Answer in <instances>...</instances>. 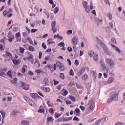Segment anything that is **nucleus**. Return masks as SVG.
Listing matches in <instances>:
<instances>
[{
	"mask_svg": "<svg viewBox=\"0 0 125 125\" xmlns=\"http://www.w3.org/2000/svg\"><path fill=\"white\" fill-rule=\"evenodd\" d=\"M110 97L111 98L107 101V103H111L112 101H118V100H119L118 94L115 93V92H111Z\"/></svg>",
	"mask_w": 125,
	"mask_h": 125,
	"instance_id": "1",
	"label": "nucleus"
},
{
	"mask_svg": "<svg viewBox=\"0 0 125 125\" xmlns=\"http://www.w3.org/2000/svg\"><path fill=\"white\" fill-rule=\"evenodd\" d=\"M45 68H48V69H50L51 72H54V71H56V68L57 67V65L56 64H54L53 65L50 64H47L45 65Z\"/></svg>",
	"mask_w": 125,
	"mask_h": 125,
	"instance_id": "2",
	"label": "nucleus"
},
{
	"mask_svg": "<svg viewBox=\"0 0 125 125\" xmlns=\"http://www.w3.org/2000/svg\"><path fill=\"white\" fill-rule=\"evenodd\" d=\"M72 44L73 45L74 50L77 48V44H78V37L74 36L72 39Z\"/></svg>",
	"mask_w": 125,
	"mask_h": 125,
	"instance_id": "3",
	"label": "nucleus"
},
{
	"mask_svg": "<svg viewBox=\"0 0 125 125\" xmlns=\"http://www.w3.org/2000/svg\"><path fill=\"white\" fill-rule=\"evenodd\" d=\"M105 62L108 64V67L110 68H114V66H115V62L112 60L110 59H107L105 60Z\"/></svg>",
	"mask_w": 125,
	"mask_h": 125,
	"instance_id": "4",
	"label": "nucleus"
},
{
	"mask_svg": "<svg viewBox=\"0 0 125 125\" xmlns=\"http://www.w3.org/2000/svg\"><path fill=\"white\" fill-rule=\"evenodd\" d=\"M52 26V31L53 32V34H55L56 32H57V27H56L55 26H56V21H54L51 23Z\"/></svg>",
	"mask_w": 125,
	"mask_h": 125,
	"instance_id": "5",
	"label": "nucleus"
},
{
	"mask_svg": "<svg viewBox=\"0 0 125 125\" xmlns=\"http://www.w3.org/2000/svg\"><path fill=\"white\" fill-rule=\"evenodd\" d=\"M56 64L58 67H59V69L61 71H65V66H64V64L60 62H58L56 63Z\"/></svg>",
	"mask_w": 125,
	"mask_h": 125,
	"instance_id": "6",
	"label": "nucleus"
},
{
	"mask_svg": "<svg viewBox=\"0 0 125 125\" xmlns=\"http://www.w3.org/2000/svg\"><path fill=\"white\" fill-rule=\"evenodd\" d=\"M21 86L25 90H29L30 89V85L25 83L24 82H21Z\"/></svg>",
	"mask_w": 125,
	"mask_h": 125,
	"instance_id": "7",
	"label": "nucleus"
},
{
	"mask_svg": "<svg viewBox=\"0 0 125 125\" xmlns=\"http://www.w3.org/2000/svg\"><path fill=\"white\" fill-rule=\"evenodd\" d=\"M88 106H89L88 108L91 110L94 109V103L92 101H89L88 103Z\"/></svg>",
	"mask_w": 125,
	"mask_h": 125,
	"instance_id": "8",
	"label": "nucleus"
},
{
	"mask_svg": "<svg viewBox=\"0 0 125 125\" xmlns=\"http://www.w3.org/2000/svg\"><path fill=\"white\" fill-rule=\"evenodd\" d=\"M9 13L8 12H7L6 10L4 11L3 12V15L5 17H7L8 18H9L12 16V14H10L8 15Z\"/></svg>",
	"mask_w": 125,
	"mask_h": 125,
	"instance_id": "9",
	"label": "nucleus"
},
{
	"mask_svg": "<svg viewBox=\"0 0 125 125\" xmlns=\"http://www.w3.org/2000/svg\"><path fill=\"white\" fill-rule=\"evenodd\" d=\"M84 71H85V68L84 67H82L78 72L77 74L78 76H81L82 74H83V73H84Z\"/></svg>",
	"mask_w": 125,
	"mask_h": 125,
	"instance_id": "10",
	"label": "nucleus"
},
{
	"mask_svg": "<svg viewBox=\"0 0 125 125\" xmlns=\"http://www.w3.org/2000/svg\"><path fill=\"white\" fill-rule=\"evenodd\" d=\"M41 88L44 92H49L50 91V89L49 87H41Z\"/></svg>",
	"mask_w": 125,
	"mask_h": 125,
	"instance_id": "11",
	"label": "nucleus"
},
{
	"mask_svg": "<svg viewBox=\"0 0 125 125\" xmlns=\"http://www.w3.org/2000/svg\"><path fill=\"white\" fill-rule=\"evenodd\" d=\"M69 98L70 100H71V101H72V102H76L77 100V99H76V97L74 96L69 95Z\"/></svg>",
	"mask_w": 125,
	"mask_h": 125,
	"instance_id": "12",
	"label": "nucleus"
},
{
	"mask_svg": "<svg viewBox=\"0 0 125 125\" xmlns=\"http://www.w3.org/2000/svg\"><path fill=\"white\" fill-rule=\"evenodd\" d=\"M74 113H76V116L79 117V116H80V113H81V110L79 109V108H76L74 110Z\"/></svg>",
	"mask_w": 125,
	"mask_h": 125,
	"instance_id": "13",
	"label": "nucleus"
},
{
	"mask_svg": "<svg viewBox=\"0 0 125 125\" xmlns=\"http://www.w3.org/2000/svg\"><path fill=\"white\" fill-rule=\"evenodd\" d=\"M62 92L63 96H66V95H68V91L64 88L62 89Z\"/></svg>",
	"mask_w": 125,
	"mask_h": 125,
	"instance_id": "14",
	"label": "nucleus"
},
{
	"mask_svg": "<svg viewBox=\"0 0 125 125\" xmlns=\"http://www.w3.org/2000/svg\"><path fill=\"white\" fill-rule=\"evenodd\" d=\"M34 65L36 68V69H39L40 67H41V64L40 63V62H35L34 63Z\"/></svg>",
	"mask_w": 125,
	"mask_h": 125,
	"instance_id": "15",
	"label": "nucleus"
},
{
	"mask_svg": "<svg viewBox=\"0 0 125 125\" xmlns=\"http://www.w3.org/2000/svg\"><path fill=\"white\" fill-rule=\"evenodd\" d=\"M24 99H25L26 101L29 103V104L30 105H33V101L29 99H28L27 98H24Z\"/></svg>",
	"mask_w": 125,
	"mask_h": 125,
	"instance_id": "16",
	"label": "nucleus"
},
{
	"mask_svg": "<svg viewBox=\"0 0 125 125\" xmlns=\"http://www.w3.org/2000/svg\"><path fill=\"white\" fill-rule=\"evenodd\" d=\"M11 83L13 84H15V85H16V84H17V78H14V79L11 81Z\"/></svg>",
	"mask_w": 125,
	"mask_h": 125,
	"instance_id": "17",
	"label": "nucleus"
},
{
	"mask_svg": "<svg viewBox=\"0 0 125 125\" xmlns=\"http://www.w3.org/2000/svg\"><path fill=\"white\" fill-rule=\"evenodd\" d=\"M28 68V66L26 65H24L21 69V73H25L26 72V69Z\"/></svg>",
	"mask_w": 125,
	"mask_h": 125,
	"instance_id": "18",
	"label": "nucleus"
},
{
	"mask_svg": "<svg viewBox=\"0 0 125 125\" xmlns=\"http://www.w3.org/2000/svg\"><path fill=\"white\" fill-rule=\"evenodd\" d=\"M0 113L1 114V115H2V119L3 120V119H4L5 115H6V113H5V112H4V110H1L0 111Z\"/></svg>",
	"mask_w": 125,
	"mask_h": 125,
	"instance_id": "19",
	"label": "nucleus"
},
{
	"mask_svg": "<svg viewBox=\"0 0 125 125\" xmlns=\"http://www.w3.org/2000/svg\"><path fill=\"white\" fill-rule=\"evenodd\" d=\"M88 55L91 58L93 57V55H94V52L92 50L89 51L88 52Z\"/></svg>",
	"mask_w": 125,
	"mask_h": 125,
	"instance_id": "20",
	"label": "nucleus"
},
{
	"mask_svg": "<svg viewBox=\"0 0 125 125\" xmlns=\"http://www.w3.org/2000/svg\"><path fill=\"white\" fill-rule=\"evenodd\" d=\"M52 41V39H48L47 42V44L49 45V44H51L52 43H55V42L54 41Z\"/></svg>",
	"mask_w": 125,
	"mask_h": 125,
	"instance_id": "21",
	"label": "nucleus"
},
{
	"mask_svg": "<svg viewBox=\"0 0 125 125\" xmlns=\"http://www.w3.org/2000/svg\"><path fill=\"white\" fill-rule=\"evenodd\" d=\"M12 62L15 65H19L20 63V62L17 60H13Z\"/></svg>",
	"mask_w": 125,
	"mask_h": 125,
	"instance_id": "22",
	"label": "nucleus"
},
{
	"mask_svg": "<svg viewBox=\"0 0 125 125\" xmlns=\"http://www.w3.org/2000/svg\"><path fill=\"white\" fill-rule=\"evenodd\" d=\"M15 37L13 35V37H9L8 38V41H9L10 42H13V40H14Z\"/></svg>",
	"mask_w": 125,
	"mask_h": 125,
	"instance_id": "23",
	"label": "nucleus"
},
{
	"mask_svg": "<svg viewBox=\"0 0 125 125\" xmlns=\"http://www.w3.org/2000/svg\"><path fill=\"white\" fill-rule=\"evenodd\" d=\"M43 83L44 84H45V85H48V83H49L48 79L44 78L43 80Z\"/></svg>",
	"mask_w": 125,
	"mask_h": 125,
	"instance_id": "24",
	"label": "nucleus"
},
{
	"mask_svg": "<svg viewBox=\"0 0 125 125\" xmlns=\"http://www.w3.org/2000/svg\"><path fill=\"white\" fill-rule=\"evenodd\" d=\"M21 124L22 125H29V122L27 121L23 120L21 122Z\"/></svg>",
	"mask_w": 125,
	"mask_h": 125,
	"instance_id": "25",
	"label": "nucleus"
},
{
	"mask_svg": "<svg viewBox=\"0 0 125 125\" xmlns=\"http://www.w3.org/2000/svg\"><path fill=\"white\" fill-rule=\"evenodd\" d=\"M58 46H60V47H64L65 46V43H64V42H61L58 44Z\"/></svg>",
	"mask_w": 125,
	"mask_h": 125,
	"instance_id": "26",
	"label": "nucleus"
},
{
	"mask_svg": "<svg viewBox=\"0 0 125 125\" xmlns=\"http://www.w3.org/2000/svg\"><path fill=\"white\" fill-rule=\"evenodd\" d=\"M107 82L108 83H113L114 82V78L113 77L109 78Z\"/></svg>",
	"mask_w": 125,
	"mask_h": 125,
	"instance_id": "27",
	"label": "nucleus"
},
{
	"mask_svg": "<svg viewBox=\"0 0 125 125\" xmlns=\"http://www.w3.org/2000/svg\"><path fill=\"white\" fill-rule=\"evenodd\" d=\"M28 48V50H29V51L33 52L35 50V47H34L33 46H29Z\"/></svg>",
	"mask_w": 125,
	"mask_h": 125,
	"instance_id": "28",
	"label": "nucleus"
},
{
	"mask_svg": "<svg viewBox=\"0 0 125 125\" xmlns=\"http://www.w3.org/2000/svg\"><path fill=\"white\" fill-rule=\"evenodd\" d=\"M15 37L17 40H18V38H20L21 37V34H20V32H18L16 33Z\"/></svg>",
	"mask_w": 125,
	"mask_h": 125,
	"instance_id": "29",
	"label": "nucleus"
},
{
	"mask_svg": "<svg viewBox=\"0 0 125 125\" xmlns=\"http://www.w3.org/2000/svg\"><path fill=\"white\" fill-rule=\"evenodd\" d=\"M103 120V119H99L98 120H97V121L96 122L95 125H100Z\"/></svg>",
	"mask_w": 125,
	"mask_h": 125,
	"instance_id": "30",
	"label": "nucleus"
},
{
	"mask_svg": "<svg viewBox=\"0 0 125 125\" xmlns=\"http://www.w3.org/2000/svg\"><path fill=\"white\" fill-rule=\"evenodd\" d=\"M31 96L32 98H37L39 95L37 93H32L31 94Z\"/></svg>",
	"mask_w": 125,
	"mask_h": 125,
	"instance_id": "31",
	"label": "nucleus"
},
{
	"mask_svg": "<svg viewBox=\"0 0 125 125\" xmlns=\"http://www.w3.org/2000/svg\"><path fill=\"white\" fill-rule=\"evenodd\" d=\"M47 122H50V121H52V122H53L54 121V119L53 118L52 116H51L47 118Z\"/></svg>",
	"mask_w": 125,
	"mask_h": 125,
	"instance_id": "32",
	"label": "nucleus"
},
{
	"mask_svg": "<svg viewBox=\"0 0 125 125\" xmlns=\"http://www.w3.org/2000/svg\"><path fill=\"white\" fill-rule=\"evenodd\" d=\"M83 4L84 8L88 7V5H87V2H86V1H83Z\"/></svg>",
	"mask_w": 125,
	"mask_h": 125,
	"instance_id": "33",
	"label": "nucleus"
},
{
	"mask_svg": "<svg viewBox=\"0 0 125 125\" xmlns=\"http://www.w3.org/2000/svg\"><path fill=\"white\" fill-rule=\"evenodd\" d=\"M94 59L95 61H97L98 60V55L95 54L94 55Z\"/></svg>",
	"mask_w": 125,
	"mask_h": 125,
	"instance_id": "34",
	"label": "nucleus"
},
{
	"mask_svg": "<svg viewBox=\"0 0 125 125\" xmlns=\"http://www.w3.org/2000/svg\"><path fill=\"white\" fill-rule=\"evenodd\" d=\"M47 104L48 107H53V104L50 103V101H48L47 102Z\"/></svg>",
	"mask_w": 125,
	"mask_h": 125,
	"instance_id": "35",
	"label": "nucleus"
},
{
	"mask_svg": "<svg viewBox=\"0 0 125 125\" xmlns=\"http://www.w3.org/2000/svg\"><path fill=\"white\" fill-rule=\"evenodd\" d=\"M107 16L108 17L109 20H112V19H113V16L112 15V14H111L110 13H109L108 14Z\"/></svg>",
	"mask_w": 125,
	"mask_h": 125,
	"instance_id": "36",
	"label": "nucleus"
},
{
	"mask_svg": "<svg viewBox=\"0 0 125 125\" xmlns=\"http://www.w3.org/2000/svg\"><path fill=\"white\" fill-rule=\"evenodd\" d=\"M55 116L56 117V119H58L61 116V114L58 113H55Z\"/></svg>",
	"mask_w": 125,
	"mask_h": 125,
	"instance_id": "37",
	"label": "nucleus"
},
{
	"mask_svg": "<svg viewBox=\"0 0 125 125\" xmlns=\"http://www.w3.org/2000/svg\"><path fill=\"white\" fill-rule=\"evenodd\" d=\"M20 51L21 52V53L23 54L24 53V52L25 51V49H24V48H22L21 47H20Z\"/></svg>",
	"mask_w": 125,
	"mask_h": 125,
	"instance_id": "38",
	"label": "nucleus"
},
{
	"mask_svg": "<svg viewBox=\"0 0 125 125\" xmlns=\"http://www.w3.org/2000/svg\"><path fill=\"white\" fill-rule=\"evenodd\" d=\"M88 78V76L87 74H84L83 76H82L83 80H86Z\"/></svg>",
	"mask_w": 125,
	"mask_h": 125,
	"instance_id": "39",
	"label": "nucleus"
},
{
	"mask_svg": "<svg viewBox=\"0 0 125 125\" xmlns=\"http://www.w3.org/2000/svg\"><path fill=\"white\" fill-rule=\"evenodd\" d=\"M58 11H59V9H58V7H56L54 9V13L56 14V13H58Z\"/></svg>",
	"mask_w": 125,
	"mask_h": 125,
	"instance_id": "40",
	"label": "nucleus"
},
{
	"mask_svg": "<svg viewBox=\"0 0 125 125\" xmlns=\"http://www.w3.org/2000/svg\"><path fill=\"white\" fill-rule=\"evenodd\" d=\"M74 64H75V66H79V65H80V63L79 62V61H78V60H76L75 61Z\"/></svg>",
	"mask_w": 125,
	"mask_h": 125,
	"instance_id": "41",
	"label": "nucleus"
},
{
	"mask_svg": "<svg viewBox=\"0 0 125 125\" xmlns=\"http://www.w3.org/2000/svg\"><path fill=\"white\" fill-rule=\"evenodd\" d=\"M5 75V73L2 70H0V76L2 77V76H4Z\"/></svg>",
	"mask_w": 125,
	"mask_h": 125,
	"instance_id": "42",
	"label": "nucleus"
},
{
	"mask_svg": "<svg viewBox=\"0 0 125 125\" xmlns=\"http://www.w3.org/2000/svg\"><path fill=\"white\" fill-rule=\"evenodd\" d=\"M7 75L8 76V77H10V78H11V77H12V74L11 73V71H8L7 73Z\"/></svg>",
	"mask_w": 125,
	"mask_h": 125,
	"instance_id": "43",
	"label": "nucleus"
},
{
	"mask_svg": "<svg viewBox=\"0 0 125 125\" xmlns=\"http://www.w3.org/2000/svg\"><path fill=\"white\" fill-rule=\"evenodd\" d=\"M53 82H54V84L55 85H56L58 84V83H59V81H57L55 80V79L53 80Z\"/></svg>",
	"mask_w": 125,
	"mask_h": 125,
	"instance_id": "44",
	"label": "nucleus"
},
{
	"mask_svg": "<svg viewBox=\"0 0 125 125\" xmlns=\"http://www.w3.org/2000/svg\"><path fill=\"white\" fill-rule=\"evenodd\" d=\"M73 121H76V122H79L80 119L77 116L74 117Z\"/></svg>",
	"mask_w": 125,
	"mask_h": 125,
	"instance_id": "45",
	"label": "nucleus"
},
{
	"mask_svg": "<svg viewBox=\"0 0 125 125\" xmlns=\"http://www.w3.org/2000/svg\"><path fill=\"white\" fill-rule=\"evenodd\" d=\"M69 75L70 76H74V71L73 70V69L70 70Z\"/></svg>",
	"mask_w": 125,
	"mask_h": 125,
	"instance_id": "46",
	"label": "nucleus"
},
{
	"mask_svg": "<svg viewBox=\"0 0 125 125\" xmlns=\"http://www.w3.org/2000/svg\"><path fill=\"white\" fill-rule=\"evenodd\" d=\"M6 56H9V57H11V56H12V55L11 54V53L8 52H7L6 53Z\"/></svg>",
	"mask_w": 125,
	"mask_h": 125,
	"instance_id": "47",
	"label": "nucleus"
},
{
	"mask_svg": "<svg viewBox=\"0 0 125 125\" xmlns=\"http://www.w3.org/2000/svg\"><path fill=\"white\" fill-rule=\"evenodd\" d=\"M34 57L33 55H30L29 57H27V60H30V59H33Z\"/></svg>",
	"mask_w": 125,
	"mask_h": 125,
	"instance_id": "48",
	"label": "nucleus"
},
{
	"mask_svg": "<svg viewBox=\"0 0 125 125\" xmlns=\"http://www.w3.org/2000/svg\"><path fill=\"white\" fill-rule=\"evenodd\" d=\"M39 59H41L42 56V53L40 51L39 52Z\"/></svg>",
	"mask_w": 125,
	"mask_h": 125,
	"instance_id": "49",
	"label": "nucleus"
},
{
	"mask_svg": "<svg viewBox=\"0 0 125 125\" xmlns=\"http://www.w3.org/2000/svg\"><path fill=\"white\" fill-rule=\"evenodd\" d=\"M60 77L61 79H65V76H64V74L61 73L60 75Z\"/></svg>",
	"mask_w": 125,
	"mask_h": 125,
	"instance_id": "50",
	"label": "nucleus"
},
{
	"mask_svg": "<svg viewBox=\"0 0 125 125\" xmlns=\"http://www.w3.org/2000/svg\"><path fill=\"white\" fill-rule=\"evenodd\" d=\"M18 114V111L17 110H14L13 111V116H14L15 115H17Z\"/></svg>",
	"mask_w": 125,
	"mask_h": 125,
	"instance_id": "51",
	"label": "nucleus"
},
{
	"mask_svg": "<svg viewBox=\"0 0 125 125\" xmlns=\"http://www.w3.org/2000/svg\"><path fill=\"white\" fill-rule=\"evenodd\" d=\"M22 35H23V37H24V38H26V37L28 36V33H27L25 32H24L22 33Z\"/></svg>",
	"mask_w": 125,
	"mask_h": 125,
	"instance_id": "52",
	"label": "nucleus"
},
{
	"mask_svg": "<svg viewBox=\"0 0 125 125\" xmlns=\"http://www.w3.org/2000/svg\"><path fill=\"white\" fill-rule=\"evenodd\" d=\"M85 8V11H86L87 13H89L90 10L89 9V7H87Z\"/></svg>",
	"mask_w": 125,
	"mask_h": 125,
	"instance_id": "53",
	"label": "nucleus"
},
{
	"mask_svg": "<svg viewBox=\"0 0 125 125\" xmlns=\"http://www.w3.org/2000/svg\"><path fill=\"white\" fill-rule=\"evenodd\" d=\"M28 75H29V76H34V72L31 71H28Z\"/></svg>",
	"mask_w": 125,
	"mask_h": 125,
	"instance_id": "54",
	"label": "nucleus"
},
{
	"mask_svg": "<svg viewBox=\"0 0 125 125\" xmlns=\"http://www.w3.org/2000/svg\"><path fill=\"white\" fill-rule=\"evenodd\" d=\"M116 50L117 52H118V53H121V49L118 47H116Z\"/></svg>",
	"mask_w": 125,
	"mask_h": 125,
	"instance_id": "55",
	"label": "nucleus"
},
{
	"mask_svg": "<svg viewBox=\"0 0 125 125\" xmlns=\"http://www.w3.org/2000/svg\"><path fill=\"white\" fill-rule=\"evenodd\" d=\"M35 72H36V73L37 74H41V73H42V70L41 69H37L35 70Z\"/></svg>",
	"mask_w": 125,
	"mask_h": 125,
	"instance_id": "56",
	"label": "nucleus"
},
{
	"mask_svg": "<svg viewBox=\"0 0 125 125\" xmlns=\"http://www.w3.org/2000/svg\"><path fill=\"white\" fill-rule=\"evenodd\" d=\"M38 113H44V109H40L39 111H38Z\"/></svg>",
	"mask_w": 125,
	"mask_h": 125,
	"instance_id": "57",
	"label": "nucleus"
},
{
	"mask_svg": "<svg viewBox=\"0 0 125 125\" xmlns=\"http://www.w3.org/2000/svg\"><path fill=\"white\" fill-rule=\"evenodd\" d=\"M111 42L113 43H117V41H116V39L115 38H112L111 39Z\"/></svg>",
	"mask_w": 125,
	"mask_h": 125,
	"instance_id": "58",
	"label": "nucleus"
},
{
	"mask_svg": "<svg viewBox=\"0 0 125 125\" xmlns=\"http://www.w3.org/2000/svg\"><path fill=\"white\" fill-rule=\"evenodd\" d=\"M73 33V31L71 30H69L67 31V35H71Z\"/></svg>",
	"mask_w": 125,
	"mask_h": 125,
	"instance_id": "59",
	"label": "nucleus"
},
{
	"mask_svg": "<svg viewBox=\"0 0 125 125\" xmlns=\"http://www.w3.org/2000/svg\"><path fill=\"white\" fill-rule=\"evenodd\" d=\"M62 85L61 84H59L57 87V88L58 89V90H61V87H62Z\"/></svg>",
	"mask_w": 125,
	"mask_h": 125,
	"instance_id": "60",
	"label": "nucleus"
},
{
	"mask_svg": "<svg viewBox=\"0 0 125 125\" xmlns=\"http://www.w3.org/2000/svg\"><path fill=\"white\" fill-rule=\"evenodd\" d=\"M42 47H43L44 49H46V44H45V43H44V42L42 43Z\"/></svg>",
	"mask_w": 125,
	"mask_h": 125,
	"instance_id": "61",
	"label": "nucleus"
},
{
	"mask_svg": "<svg viewBox=\"0 0 125 125\" xmlns=\"http://www.w3.org/2000/svg\"><path fill=\"white\" fill-rule=\"evenodd\" d=\"M101 66H105V63H104V62L103 61H101L100 62Z\"/></svg>",
	"mask_w": 125,
	"mask_h": 125,
	"instance_id": "62",
	"label": "nucleus"
},
{
	"mask_svg": "<svg viewBox=\"0 0 125 125\" xmlns=\"http://www.w3.org/2000/svg\"><path fill=\"white\" fill-rule=\"evenodd\" d=\"M85 86L87 89H89V88H90V84H86Z\"/></svg>",
	"mask_w": 125,
	"mask_h": 125,
	"instance_id": "63",
	"label": "nucleus"
},
{
	"mask_svg": "<svg viewBox=\"0 0 125 125\" xmlns=\"http://www.w3.org/2000/svg\"><path fill=\"white\" fill-rule=\"evenodd\" d=\"M115 125H124L122 122H117Z\"/></svg>",
	"mask_w": 125,
	"mask_h": 125,
	"instance_id": "64",
	"label": "nucleus"
}]
</instances>
